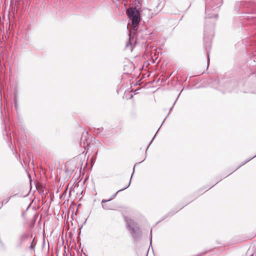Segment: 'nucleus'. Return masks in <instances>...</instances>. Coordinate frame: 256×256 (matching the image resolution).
I'll use <instances>...</instances> for the list:
<instances>
[{
    "mask_svg": "<svg viewBox=\"0 0 256 256\" xmlns=\"http://www.w3.org/2000/svg\"><path fill=\"white\" fill-rule=\"evenodd\" d=\"M126 14L132 20L133 29L136 30L140 20V12L136 8H130L127 10Z\"/></svg>",
    "mask_w": 256,
    "mask_h": 256,
    "instance_id": "obj_1",
    "label": "nucleus"
},
{
    "mask_svg": "<svg viewBox=\"0 0 256 256\" xmlns=\"http://www.w3.org/2000/svg\"><path fill=\"white\" fill-rule=\"evenodd\" d=\"M126 226L128 228L131 234L134 236V234L137 232L138 230V228L135 222H134L131 219L126 218Z\"/></svg>",
    "mask_w": 256,
    "mask_h": 256,
    "instance_id": "obj_2",
    "label": "nucleus"
},
{
    "mask_svg": "<svg viewBox=\"0 0 256 256\" xmlns=\"http://www.w3.org/2000/svg\"><path fill=\"white\" fill-rule=\"evenodd\" d=\"M130 182H128V184L125 188H124L120 189V190H118V191H117L115 194H114V195L112 196L111 197V198L110 200H102V207L104 209H105V210H111V209H112V205H111L110 204H104L105 202H108L112 200L113 198H115V196H116V194L119 192L127 188L129 186L130 184Z\"/></svg>",
    "mask_w": 256,
    "mask_h": 256,
    "instance_id": "obj_3",
    "label": "nucleus"
},
{
    "mask_svg": "<svg viewBox=\"0 0 256 256\" xmlns=\"http://www.w3.org/2000/svg\"><path fill=\"white\" fill-rule=\"evenodd\" d=\"M206 12L207 18H212L213 17L216 18L218 17V14H214L212 16L210 14L208 13V8L207 6H206Z\"/></svg>",
    "mask_w": 256,
    "mask_h": 256,
    "instance_id": "obj_4",
    "label": "nucleus"
},
{
    "mask_svg": "<svg viewBox=\"0 0 256 256\" xmlns=\"http://www.w3.org/2000/svg\"><path fill=\"white\" fill-rule=\"evenodd\" d=\"M12 198V196H10L9 198H8L6 200H4L2 202V204H0V208H2V206H4V204H6L10 200V198Z\"/></svg>",
    "mask_w": 256,
    "mask_h": 256,
    "instance_id": "obj_5",
    "label": "nucleus"
},
{
    "mask_svg": "<svg viewBox=\"0 0 256 256\" xmlns=\"http://www.w3.org/2000/svg\"><path fill=\"white\" fill-rule=\"evenodd\" d=\"M30 249H33L34 248V246H33V244H32V242L31 244V245H30Z\"/></svg>",
    "mask_w": 256,
    "mask_h": 256,
    "instance_id": "obj_6",
    "label": "nucleus"
},
{
    "mask_svg": "<svg viewBox=\"0 0 256 256\" xmlns=\"http://www.w3.org/2000/svg\"><path fill=\"white\" fill-rule=\"evenodd\" d=\"M208 56L209 55V52H208ZM209 62H210V58H209L208 57V65Z\"/></svg>",
    "mask_w": 256,
    "mask_h": 256,
    "instance_id": "obj_7",
    "label": "nucleus"
},
{
    "mask_svg": "<svg viewBox=\"0 0 256 256\" xmlns=\"http://www.w3.org/2000/svg\"><path fill=\"white\" fill-rule=\"evenodd\" d=\"M252 158H251L249 159L248 160L246 161V162H244L242 164H244L248 162L250 160H251V159H252Z\"/></svg>",
    "mask_w": 256,
    "mask_h": 256,
    "instance_id": "obj_8",
    "label": "nucleus"
},
{
    "mask_svg": "<svg viewBox=\"0 0 256 256\" xmlns=\"http://www.w3.org/2000/svg\"><path fill=\"white\" fill-rule=\"evenodd\" d=\"M132 176H133V174H132L130 178H132Z\"/></svg>",
    "mask_w": 256,
    "mask_h": 256,
    "instance_id": "obj_9",
    "label": "nucleus"
},
{
    "mask_svg": "<svg viewBox=\"0 0 256 256\" xmlns=\"http://www.w3.org/2000/svg\"><path fill=\"white\" fill-rule=\"evenodd\" d=\"M132 176H133V174H132L130 178H132Z\"/></svg>",
    "mask_w": 256,
    "mask_h": 256,
    "instance_id": "obj_10",
    "label": "nucleus"
},
{
    "mask_svg": "<svg viewBox=\"0 0 256 256\" xmlns=\"http://www.w3.org/2000/svg\"><path fill=\"white\" fill-rule=\"evenodd\" d=\"M132 176H133V174H132L130 178H132Z\"/></svg>",
    "mask_w": 256,
    "mask_h": 256,
    "instance_id": "obj_11",
    "label": "nucleus"
},
{
    "mask_svg": "<svg viewBox=\"0 0 256 256\" xmlns=\"http://www.w3.org/2000/svg\"><path fill=\"white\" fill-rule=\"evenodd\" d=\"M255 156H256V155L255 156H254V157H253V158H255Z\"/></svg>",
    "mask_w": 256,
    "mask_h": 256,
    "instance_id": "obj_12",
    "label": "nucleus"
},
{
    "mask_svg": "<svg viewBox=\"0 0 256 256\" xmlns=\"http://www.w3.org/2000/svg\"><path fill=\"white\" fill-rule=\"evenodd\" d=\"M250 256H253V254H252Z\"/></svg>",
    "mask_w": 256,
    "mask_h": 256,
    "instance_id": "obj_13",
    "label": "nucleus"
}]
</instances>
